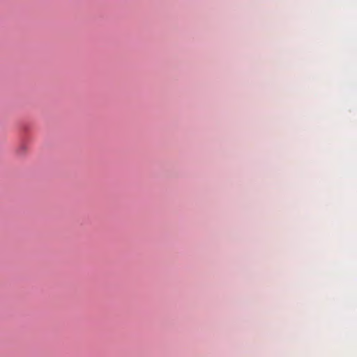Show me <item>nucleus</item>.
<instances>
[{"label":"nucleus","instance_id":"nucleus-1","mask_svg":"<svg viewBox=\"0 0 357 357\" xmlns=\"http://www.w3.org/2000/svg\"><path fill=\"white\" fill-rule=\"evenodd\" d=\"M26 151V148L24 146H21L18 149H17V153H20L21 152H24Z\"/></svg>","mask_w":357,"mask_h":357}]
</instances>
